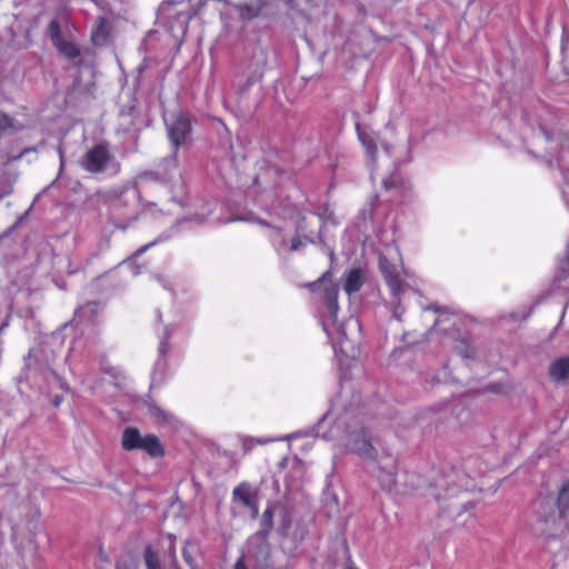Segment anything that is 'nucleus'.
Returning a JSON list of instances; mask_svg holds the SVG:
<instances>
[{
  "mask_svg": "<svg viewBox=\"0 0 569 569\" xmlns=\"http://www.w3.org/2000/svg\"><path fill=\"white\" fill-rule=\"evenodd\" d=\"M567 258H568V261H569V246H568V250H567Z\"/></svg>",
  "mask_w": 569,
  "mask_h": 569,
  "instance_id": "obj_38",
  "label": "nucleus"
},
{
  "mask_svg": "<svg viewBox=\"0 0 569 569\" xmlns=\"http://www.w3.org/2000/svg\"><path fill=\"white\" fill-rule=\"evenodd\" d=\"M568 204H569V197H568Z\"/></svg>",
  "mask_w": 569,
  "mask_h": 569,
  "instance_id": "obj_40",
  "label": "nucleus"
},
{
  "mask_svg": "<svg viewBox=\"0 0 569 569\" xmlns=\"http://www.w3.org/2000/svg\"><path fill=\"white\" fill-rule=\"evenodd\" d=\"M160 351H161L162 353H164V352H166V346H164V345H162V346L160 347Z\"/></svg>",
  "mask_w": 569,
  "mask_h": 569,
  "instance_id": "obj_33",
  "label": "nucleus"
},
{
  "mask_svg": "<svg viewBox=\"0 0 569 569\" xmlns=\"http://www.w3.org/2000/svg\"><path fill=\"white\" fill-rule=\"evenodd\" d=\"M549 375L556 382L569 380V355L553 360L549 367Z\"/></svg>",
  "mask_w": 569,
  "mask_h": 569,
  "instance_id": "obj_8",
  "label": "nucleus"
},
{
  "mask_svg": "<svg viewBox=\"0 0 569 569\" xmlns=\"http://www.w3.org/2000/svg\"><path fill=\"white\" fill-rule=\"evenodd\" d=\"M252 513V518H257L258 517V513H259V506H258V500L257 498L253 499V506L251 505V507H248Z\"/></svg>",
  "mask_w": 569,
  "mask_h": 569,
  "instance_id": "obj_26",
  "label": "nucleus"
},
{
  "mask_svg": "<svg viewBox=\"0 0 569 569\" xmlns=\"http://www.w3.org/2000/svg\"><path fill=\"white\" fill-rule=\"evenodd\" d=\"M192 569H199L198 567H192Z\"/></svg>",
  "mask_w": 569,
  "mask_h": 569,
  "instance_id": "obj_39",
  "label": "nucleus"
},
{
  "mask_svg": "<svg viewBox=\"0 0 569 569\" xmlns=\"http://www.w3.org/2000/svg\"><path fill=\"white\" fill-rule=\"evenodd\" d=\"M363 284V274L360 268L351 269L345 279L343 289L345 291L351 296L358 292Z\"/></svg>",
  "mask_w": 569,
  "mask_h": 569,
  "instance_id": "obj_9",
  "label": "nucleus"
},
{
  "mask_svg": "<svg viewBox=\"0 0 569 569\" xmlns=\"http://www.w3.org/2000/svg\"><path fill=\"white\" fill-rule=\"evenodd\" d=\"M351 450L358 456L375 460L377 458V450L371 445L369 438L363 430L355 433L350 440Z\"/></svg>",
  "mask_w": 569,
  "mask_h": 569,
  "instance_id": "obj_6",
  "label": "nucleus"
},
{
  "mask_svg": "<svg viewBox=\"0 0 569 569\" xmlns=\"http://www.w3.org/2000/svg\"><path fill=\"white\" fill-rule=\"evenodd\" d=\"M326 305H327V308H328V311H329L330 318H331L333 321H336V320H337V316H338V311H339L338 300L332 301V302H328V303H326Z\"/></svg>",
  "mask_w": 569,
  "mask_h": 569,
  "instance_id": "obj_23",
  "label": "nucleus"
},
{
  "mask_svg": "<svg viewBox=\"0 0 569 569\" xmlns=\"http://www.w3.org/2000/svg\"><path fill=\"white\" fill-rule=\"evenodd\" d=\"M253 183H254L256 186H259V184H260V183H259V179H258V178H254Z\"/></svg>",
  "mask_w": 569,
  "mask_h": 569,
  "instance_id": "obj_34",
  "label": "nucleus"
},
{
  "mask_svg": "<svg viewBox=\"0 0 569 569\" xmlns=\"http://www.w3.org/2000/svg\"><path fill=\"white\" fill-rule=\"evenodd\" d=\"M455 349L458 355L462 358H471L475 353V349L469 340V338H462L458 340L455 345Z\"/></svg>",
  "mask_w": 569,
  "mask_h": 569,
  "instance_id": "obj_18",
  "label": "nucleus"
},
{
  "mask_svg": "<svg viewBox=\"0 0 569 569\" xmlns=\"http://www.w3.org/2000/svg\"><path fill=\"white\" fill-rule=\"evenodd\" d=\"M143 560L147 569H161L158 553L151 545L146 546L143 551ZM174 569H180L178 566Z\"/></svg>",
  "mask_w": 569,
  "mask_h": 569,
  "instance_id": "obj_15",
  "label": "nucleus"
},
{
  "mask_svg": "<svg viewBox=\"0 0 569 569\" xmlns=\"http://www.w3.org/2000/svg\"><path fill=\"white\" fill-rule=\"evenodd\" d=\"M383 278L393 296H399L403 291V282L398 272L382 269Z\"/></svg>",
  "mask_w": 569,
  "mask_h": 569,
  "instance_id": "obj_13",
  "label": "nucleus"
},
{
  "mask_svg": "<svg viewBox=\"0 0 569 569\" xmlns=\"http://www.w3.org/2000/svg\"><path fill=\"white\" fill-rule=\"evenodd\" d=\"M108 144H94L81 159L82 168L90 173L102 172L112 159Z\"/></svg>",
  "mask_w": 569,
  "mask_h": 569,
  "instance_id": "obj_3",
  "label": "nucleus"
},
{
  "mask_svg": "<svg viewBox=\"0 0 569 569\" xmlns=\"http://www.w3.org/2000/svg\"><path fill=\"white\" fill-rule=\"evenodd\" d=\"M156 242H150V243H147L144 246H141L140 248H138L134 253L132 254V258H139L140 256H142L149 248H151Z\"/></svg>",
  "mask_w": 569,
  "mask_h": 569,
  "instance_id": "obj_25",
  "label": "nucleus"
},
{
  "mask_svg": "<svg viewBox=\"0 0 569 569\" xmlns=\"http://www.w3.org/2000/svg\"><path fill=\"white\" fill-rule=\"evenodd\" d=\"M258 223L263 226V227H271L267 221L264 220H258Z\"/></svg>",
  "mask_w": 569,
  "mask_h": 569,
  "instance_id": "obj_32",
  "label": "nucleus"
},
{
  "mask_svg": "<svg viewBox=\"0 0 569 569\" xmlns=\"http://www.w3.org/2000/svg\"><path fill=\"white\" fill-rule=\"evenodd\" d=\"M397 465L395 461H391L388 466H380L379 467V473H378V480L380 483V487L386 491H392L395 490L397 486L396 475H397Z\"/></svg>",
  "mask_w": 569,
  "mask_h": 569,
  "instance_id": "obj_7",
  "label": "nucleus"
},
{
  "mask_svg": "<svg viewBox=\"0 0 569 569\" xmlns=\"http://www.w3.org/2000/svg\"><path fill=\"white\" fill-rule=\"evenodd\" d=\"M210 0H189L190 7H189V18H193L196 16H199L203 9L208 6Z\"/></svg>",
  "mask_w": 569,
  "mask_h": 569,
  "instance_id": "obj_20",
  "label": "nucleus"
},
{
  "mask_svg": "<svg viewBox=\"0 0 569 569\" xmlns=\"http://www.w3.org/2000/svg\"><path fill=\"white\" fill-rule=\"evenodd\" d=\"M48 34L54 48L67 59L74 60L81 56V50L74 42L63 40L58 20L53 19L50 21Z\"/></svg>",
  "mask_w": 569,
  "mask_h": 569,
  "instance_id": "obj_5",
  "label": "nucleus"
},
{
  "mask_svg": "<svg viewBox=\"0 0 569 569\" xmlns=\"http://www.w3.org/2000/svg\"><path fill=\"white\" fill-rule=\"evenodd\" d=\"M449 320V316L448 315H440L436 321H435V327H440V325L443 322V321H448Z\"/></svg>",
  "mask_w": 569,
  "mask_h": 569,
  "instance_id": "obj_27",
  "label": "nucleus"
},
{
  "mask_svg": "<svg viewBox=\"0 0 569 569\" xmlns=\"http://www.w3.org/2000/svg\"><path fill=\"white\" fill-rule=\"evenodd\" d=\"M339 288L337 283H327L323 288V300L326 303L338 300Z\"/></svg>",
  "mask_w": 569,
  "mask_h": 569,
  "instance_id": "obj_19",
  "label": "nucleus"
},
{
  "mask_svg": "<svg viewBox=\"0 0 569 569\" xmlns=\"http://www.w3.org/2000/svg\"><path fill=\"white\" fill-rule=\"evenodd\" d=\"M121 447L126 451L140 450L150 459H161L166 456V448L154 433L142 435L137 427H127L122 431Z\"/></svg>",
  "mask_w": 569,
  "mask_h": 569,
  "instance_id": "obj_1",
  "label": "nucleus"
},
{
  "mask_svg": "<svg viewBox=\"0 0 569 569\" xmlns=\"http://www.w3.org/2000/svg\"><path fill=\"white\" fill-rule=\"evenodd\" d=\"M555 506L556 510L550 505L542 506L543 510L538 521L545 526L542 529L545 533L553 529L569 512V479H566L559 487Z\"/></svg>",
  "mask_w": 569,
  "mask_h": 569,
  "instance_id": "obj_2",
  "label": "nucleus"
},
{
  "mask_svg": "<svg viewBox=\"0 0 569 569\" xmlns=\"http://www.w3.org/2000/svg\"><path fill=\"white\" fill-rule=\"evenodd\" d=\"M382 188L386 191L395 190L399 193H403L408 189L407 181L398 170H395L382 180Z\"/></svg>",
  "mask_w": 569,
  "mask_h": 569,
  "instance_id": "obj_10",
  "label": "nucleus"
},
{
  "mask_svg": "<svg viewBox=\"0 0 569 569\" xmlns=\"http://www.w3.org/2000/svg\"><path fill=\"white\" fill-rule=\"evenodd\" d=\"M263 3L262 1H257L253 3H243L238 6V11L241 18L243 19H254L262 11Z\"/></svg>",
  "mask_w": 569,
  "mask_h": 569,
  "instance_id": "obj_14",
  "label": "nucleus"
},
{
  "mask_svg": "<svg viewBox=\"0 0 569 569\" xmlns=\"http://www.w3.org/2000/svg\"><path fill=\"white\" fill-rule=\"evenodd\" d=\"M367 146H368V152H369V153L375 152L376 147H377V144H376V143L367 144Z\"/></svg>",
  "mask_w": 569,
  "mask_h": 569,
  "instance_id": "obj_31",
  "label": "nucleus"
},
{
  "mask_svg": "<svg viewBox=\"0 0 569 569\" xmlns=\"http://www.w3.org/2000/svg\"><path fill=\"white\" fill-rule=\"evenodd\" d=\"M97 6H100V0H92Z\"/></svg>",
  "mask_w": 569,
  "mask_h": 569,
  "instance_id": "obj_37",
  "label": "nucleus"
},
{
  "mask_svg": "<svg viewBox=\"0 0 569 569\" xmlns=\"http://www.w3.org/2000/svg\"><path fill=\"white\" fill-rule=\"evenodd\" d=\"M273 230H276L278 233L281 232V229L280 228H277V227H271Z\"/></svg>",
  "mask_w": 569,
  "mask_h": 569,
  "instance_id": "obj_35",
  "label": "nucleus"
},
{
  "mask_svg": "<svg viewBox=\"0 0 569 569\" xmlns=\"http://www.w3.org/2000/svg\"><path fill=\"white\" fill-rule=\"evenodd\" d=\"M233 569H248L243 558H239L233 567Z\"/></svg>",
  "mask_w": 569,
  "mask_h": 569,
  "instance_id": "obj_29",
  "label": "nucleus"
},
{
  "mask_svg": "<svg viewBox=\"0 0 569 569\" xmlns=\"http://www.w3.org/2000/svg\"><path fill=\"white\" fill-rule=\"evenodd\" d=\"M331 273L330 271H326L317 281H313L311 283L308 284V288L312 291L316 290V288L320 284V283H323L328 277H330Z\"/></svg>",
  "mask_w": 569,
  "mask_h": 569,
  "instance_id": "obj_24",
  "label": "nucleus"
},
{
  "mask_svg": "<svg viewBox=\"0 0 569 569\" xmlns=\"http://www.w3.org/2000/svg\"><path fill=\"white\" fill-rule=\"evenodd\" d=\"M26 151H27V150H24V151L20 152V153H19V156H18V157H16L14 159H18V158L22 157V154H23Z\"/></svg>",
  "mask_w": 569,
  "mask_h": 569,
  "instance_id": "obj_36",
  "label": "nucleus"
},
{
  "mask_svg": "<svg viewBox=\"0 0 569 569\" xmlns=\"http://www.w3.org/2000/svg\"><path fill=\"white\" fill-rule=\"evenodd\" d=\"M92 41L106 40L108 37V20L104 17H98L92 31Z\"/></svg>",
  "mask_w": 569,
  "mask_h": 569,
  "instance_id": "obj_16",
  "label": "nucleus"
},
{
  "mask_svg": "<svg viewBox=\"0 0 569 569\" xmlns=\"http://www.w3.org/2000/svg\"><path fill=\"white\" fill-rule=\"evenodd\" d=\"M300 246V240L298 238L292 239L291 241V250H297Z\"/></svg>",
  "mask_w": 569,
  "mask_h": 569,
  "instance_id": "obj_30",
  "label": "nucleus"
},
{
  "mask_svg": "<svg viewBox=\"0 0 569 569\" xmlns=\"http://www.w3.org/2000/svg\"><path fill=\"white\" fill-rule=\"evenodd\" d=\"M274 506H268L261 517V531L268 536L273 528Z\"/></svg>",
  "mask_w": 569,
  "mask_h": 569,
  "instance_id": "obj_17",
  "label": "nucleus"
},
{
  "mask_svg": "<svg viewBox=\"0 0 569 569\" xmlns=\"http://www.w3.org/2000/svg\"><path fill=\"white\" fill-rule=\"evenodd\" d=\"M232 496L234 500L241 501L244 507L253 506V499L257 498L256 495L252 493L250 485L246 482L237 486L232 491Z\"/></svg>",
  "mask_w": 569,
  "mask_h": 569,
  "instance_id": "obj_12",
  "label": "nucleus"
},
{
  "mask_svg": "<svg viewBox=\"0 0 569 569\" xmlns=\"http://www.w3.org/2000/svg\"><path fill=\"white\" fill-rule=\"evenodd\" d=\"M21 126H16L14 120L10 118L4 112L0 111V131H7V130H20Z\"/></svg>",
  "mask_w": 569,
  "mask_h": 569,
  "instance_id": "obj_21",
  "label": "nucleus"
},
{
  "mask_svg": "<svg viewBox=\"0 0 569 569\" xmlns=\"http://www.w3.org/2000/svg\"><path fill=\"white\" fill-rule=\"evenodd\" d=\"M109 214L113 219H129L132 212L129 210L127 200L117 197L109 201Z\"/></svg>",
  "mask_w": 569,
  "mask_h": 569,
  "instance_id": "obj_11",
  "label": "nucleus"
},
{
  "mask_svg": "<svg viewBox=\"0 0 569 569\" xmlns=\"http://www.w3.org/2000/svg\"><path fill=\"white\" fill-rule=\"evenodd\" d=\"M183 558H184V561L189 565L190 569H192V567H197V565L191 556H188L186 552H183Z\"/></svg>",
  "mask_w": 569,
  "mask_h": 569,
  "instance_id": "obj_28",
  "label": "nucleus"
},
{
  "mask_svg": "<svg viewBox=\"0 0 569 569\" xmlns=\"http://www.w3.org/2000/svg\"><path fill=\"white\" fill-rule=\"evenodd\" d=\"M149 411L153 417L161 419L162 421H169L170 415L157 406H150Z\"/></svg>",
  "mask_w": 569,
  "mask_h": 569,
  "instance_id": "obj_22",
  "label": "nucleus"
},
{
  "mask_svg": "<svg viewBox=\"0 0 569 569\" xmlns=\"http://www.w3.org/2000/svg\"><path fill=\"white\" fill-rule=\"evenodd\" d=\"M167 128L171 142H186L192 132V118L186 111H178L167 122Z\"/></svg>",
  "mask_w": 569,
  "mask_h": 569,
  "instance_id": "obj_4",
  "label": "nucleus"
}]
</instances>
